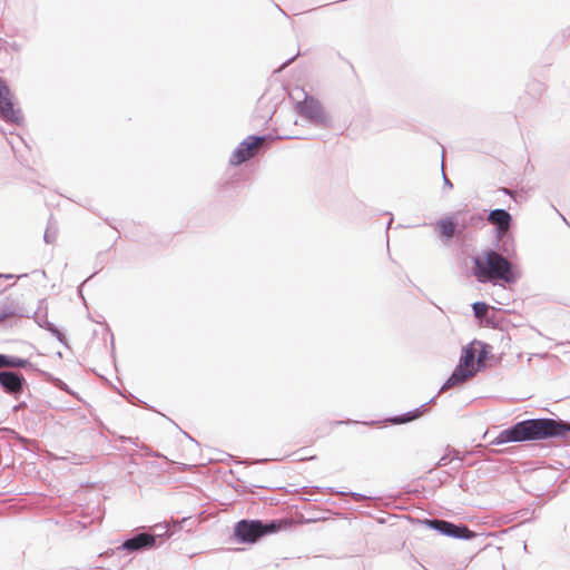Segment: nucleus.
<instances>
[{
	"instance_id": "nucleus-14",
	"label": "nucleus",
	"mask_w": 570,
	"mask_h": 570,
	"mask_svg": "<svg viewBox=\"0 0 570 570\" xmlns=\"http://www.w3.org/2000/svg\"><path fill=\"white\" fill-rule=\"evenodd\" d=\"M488 309L489 306L485 303L478 302L473 304V312L476 318H483Z\"/></svg>"
},
{
	"instance_id": "nucleus-10",
	"label": "nucleus",
	"mask_w": 570,
	"mask_h": 570,
	"mask_svg": "<svg viewBox=\"0 0 570 570\" xmlns=\"http://www.w3.org/2000/svg\"><path fill=\"white\" fill-rule=\"evenodd\" d=\"M156 543V537L149 533H139L131 539L126 540L121 548L128 551H138L145 548H151Z\"/></svg>"
},
{
	"instance_id": "nucleus-18",
	"label": "nucleus",
	"mask_w": 570,
	"mask_h": 570,
	"mask_svg": "<svg viewBox=\"0 0 570 570\" xmlns=\"http://www.w3.org/2000/svg\"><path fill=\"white\" fill-rule=\"evenodd\" d=\"M315 458H316L315 455H311V456H308L307 459L313 460V459H315ZM305 459H306L305 456H301L298 460H301V461H302V460H305Z\"/></svg>"
},
{
	"instance_id": "nucleus-9",
	"label": "nucleus",
	"mask_w": 570,
	"mask_h": 570,
	"mask_svg": "<svg viewBox=\"0 0 570 570\" xmlns=\"http://www.w3.org/2000/svg\"><path fill=\"white\" fill-rule=\"evenodd\" d=\"M488 220L497 226L498 238H502L510 228L511 215L504 209H494L489 214Z\"/></svg>"
},
{
	"instance_id": "nucleus-6",
	"label": "nucleus",
	"mask_w": 570,
	"mask_h": 570,
	"mask_svg": "<svg viewBox=\"0 0 570 570\" xmlns=\"http://www.w3.org/2000/svg\"><path fill=\"white\" fill-rule=\"evenodd\" d=\"M0 117L10 124L20 125L23 121V115L18 107L17 100L7 86L0 78Z\"/></svg>"
},
{
	"instance_id": "nucleus-17",
	"label": "nucleus",
	"mask_w": 570,
	"mask_h": 570,
	"mask_svg": "<svg viewBox=\"0 0 570 570\" xmlns=\"http://www.w3.org/2000/svg\"><path fill=\"white\" fill-rule=\"evenodd\" d=\"M443 181H444V186L452 188L451 181L448 179V177L444 174H443Z\"/></svg>"
},
{
	"instance_id": "nucleus-5",
	"label": "nucleus",
	"mask_w": 570,
	"mask_h": 570,
	"mask_svg": "<svg viewBox=\"0 0 570 570\" xmlns=\"http://www.w3.org/2000/svg\"><path fill=\"white\" fill-rule=\"evenodd\" d=\"M297 111L301 117L317 126L328 127L332 124V116L313 97H306L302 102H298Z\"/></svg>"
},
{
	"instance_id": "nucleus-13",
	"label": "nucleus",
	"mask_w": 570,
	"mask_h": 570,
	"mask_svg": "<svg viewBox=\"0 0 570 570\" xmlns=\"http://www.w3.org/2000/svg\"><path fill=\"white\" fill-rule=\"evenodd\" d=\"M440 235L446 239L452 238L455 233V223L452 217H445L436 224Z\"/></svg>"
},
{
	"instance_id": "nucleus-15",
	"label": "nucleus",
	"mask_w": 570,
	"mask_h": 570,
	"mask_svg": "<svg viewBox=\"0 0 570 570\" xmlns=\"http://www.w3.org/2000/svg\"><path fill=\"white\" fill-rule=\"evenodd\" d=\"M24 363L26 362L21 360H11L4 355H0V368L4 366H23Z\"/></svg>"
},
{
	"instance_id": "nucleus-4",
	"label": "nucleus",
	"mask_w": 570,
	"mask_h": 570,
	"mask_svg": "<svg viewBox=\"0 0 570 570\" xmlns=\"http://www.w3.org/2000/svg\"><path fill=\"white\" fill-rule=\"evenodd\" d=\"M291 525L288 521L240 520L235 524L234 535L242 543H255L262 537L274 533Z\"/></svg>"
},
{
	"instance_id": "nucleus-8",
	"label": "nucleus",
	"mask_w": 570,
	"mask_h": 570,
	"mask_svg": "<svg viewBox=\"0 0 570 570\" xmlns=\"http://www.w3.org/2000/svg\"><path fill=\"white\" fill-rule=\"evenodd\" d=\"M429 527L440 531L441 533L453 537V538H464L471 539L474 537V533L466 527H459L451 522L444 520H426L425 521Z\"/></svg>"
},
{
	"instance_id": "nucleus-7",
	"label": "nucleus",
	"mask_w": 570,
	"mask_h": 570,
	"mask_svg": "<svg viewBox=\"0 0 570 570\" xmlns=\"http://www.w3.org/2000/svg\"><path fill=\"white\" fill-rule=\"evenodd\" d=\"M264 137H255L249 136L247 137L243 142L239 144V146L234 151L230 163L233 165H239L247 159L252 158L257 150V148L261 146V144L264 141Z\"/></svg>"
},
{
	"instance_id": "nucleus-11",
	"label": "nucleus",
	"mask_w": 570,
	"mask_h": 570,
	"mask_svg": "<svg viewBox=\"0 0 570 570\" xmlns=\"http://www.w3.org/2000/svg\"><path fill=\"white\" fill-rule=\"evenodd\" d=\"M22 376L13 372H0V384L9 393H18L22 389Z\"/></svg>"
},
{
	"instance_id": "nucleus-1",
	"label": "nucleus",
	"mask_w": 570,
	"mask_h": 570,
	"mask_svg": "<svg viewBox=\"0 0 570 570\" xmlns=\"http://www.w3.org/2000/svg\"><path fill=\"white\" fill-rule=\"evenodd\" d=\"M570 432V423L553 419L524 420L500 432L499 443L544 440L566 435Z\"/></svg>"
},
{
	"instance_id": "nucleus-2",
	"label": "nucleus",
	"mask_w": 570,
	"mask_h": 570,
	"mask_svg": "<svg viewBox=\"0 0 570 570\" xmlns=\"http://www.w3.org/2000/svg\"><path fill=\"white\" fill-rule=\"evenodd\" d=\"M473 274L482 283L502 281L511 284L520 277L518 269L493 250H485L474 258Z\"/></svg>"
},
{
	"instance_id": "nucleus-12",
	"label": "nucleus",
	"mask_w": 570,
	"mask_h": 570,
	"mask_svg": "<svg viewBox=\"0 0 570 570\" xmlns=\"http://www.w3.org/2000/svg\"><path fill=\"white\" fill-rule=\"evenodd\" d=\"M4 317H14V318H45L47 317V312L45 308L38 307L35 309L33 307H21L17 311H13L9 314H6Z\"/></svg>"
},
{
	"instance_id": "nucleus-19",
	"label": "nucleus",
	"mask_w": 570,
	"mask_h": 570,
	"mask_svg": "<svg viewBox=\"0 0 570 570\" xmlns=\"http://www.w3.org/2000/svg\"><path fill=\"white\" fill-rule=\"evenodd\" d=\"M48 237H49V236H48V234H46V235H45V239H46V242H49V238H48Z\"/></svg>"
},
{
	"instance_id": "nucleus-16",
	"label": "nucleus",
	"mask_w": 570,
	"mask_h": 570,
	"mask_svg": "<svg viewBox=\"0 0 570 570\" xmlns=\"http://www.w3.org/2000/svg\"><path fill=\"white\" fill-rule=\"evenodd\" d=\"M414 417H416L415 415H406V416H397V417H394L392 419L391 421L395 424H401V423H406V422H410L412 421Z\"/></svg>"
},
{
	"instance_id": "nucleus-3",
	"label": "nucleus",
	"mask_w": 570,
	"mask_h": 570,
	"mask_svg": "<svg viewBox=\"0 0 570 570\" xmlns=\"http://www.w3.org/2000/svg\"><path fill=\"white\" fill-rule=\"evenodd\" d=\"M490 354V346L480 342L472 341L463 347L459 365L445 383V387H452L473 377L482 367Z\"/></svg>"
}]
</instances>
